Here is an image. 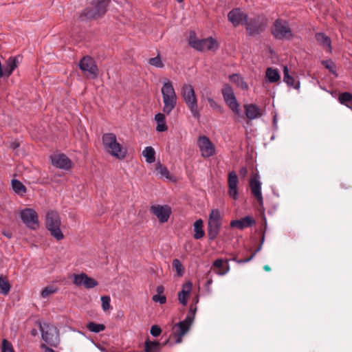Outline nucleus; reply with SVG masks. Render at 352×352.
Wrapping results in <instances>:
<instances>
[{"label":"nucleus","instance_id":"1","mask_svg":"<svg viewBox=\"0 0 352 352\" xmlns=\"http://www.w3.org/2000/svg\"><path fill=\"white\" fill-rule=\"evenodd\" d=\"M163 100V112L158 113L155 116V120L157 122L156 131L158 132L166 131L168 129L166 123L164 114L169 115L177 105V97L170 80H166L161 89Z\"/></svg>","mask_w":352,"mask_h":352},{"label":"nucleus","instance_id":"2","mask_svg":"<svg viewBox=\"0 0 352 352\" xmlns=\"http://www.w3.org/2000/svg\"><path fill=\"white\" fill-rule=\"evenodd\" d=\"M102 141L104 151L111 156L121 160L126 157L127 148L118 141L115 133H104Z\"/></svg>","mask_w":352,"mask_h":352},{"label":"nucleus","instance_id":"3","mask_svg":"<svg viewBox=\"0 0 352 352\" xmlns=\"http://www.w3.org/2000/svg\"><path fill=\"white\" fill-rule=\"evenodd\" d=\"M197 308L192 305L190 311L185 319L178 323L175 324L172 327V333L170 338H173L175 344H179L182 342V338L190 330V328L194 321Z\"/></svg>","mask_w":352,"mask_h":352},{"label":"nucleus","instance_id":"4","mask_svg":"<svg viewBox=\"0 0 352 352\" xmlns=\"http://www.w3.org/2000/svg\"><path fill=\"white\" fill-rule=\"evenodd\" d=\"M188 45L199 52L204 50L217 51L219 48V44L216 39L210 36L206 38L199 39L197 37L195 31L190 32L188 36Z\"/></svg>","mask_w":352,"mask_h":352},{"label":"nucleus","instance_id":"5","mask_svg":"<svg viewBox=\"0 0 352 352\" xmlns=\"http://www.w3.org/2000/svg\"><path fill=\"white\" fill-rule=\"evenodd\" d=\"M61 219L58 212L50 210L45 215V226L50 234L57 241L64 238V234L60 230Z\"/></svg>","mask_w":352,"mask_h":352},{"label":"nucleus","instance_id":"6","mask_svg":"<svg viewBox=\"0 0 352 352\" xmlns=\"http://www.w3.org/2000/svg\"><path fill=\"white\" fill-rule=\"evenodd\" d=\"M222 220V214L219 209L210 210L207 223V234L209 241H213L217 238L221 228Z\"/></svg>","mask_w":352,"mask_h":352},{"label":"nucleus","instance_id":"7","mask_svg":"<svg viewBox=\"0 0 352 352\" xmlns=\"http://www.w3.org/2000/svg\"><path fill=\"white\" fill-rule=\"evenodd\" d=\"M181 94L192 117L199 120L200 113L198 110L197 99L193 87L190 84H184L182 87Z\"/></svg>","mask_w":352,"mask_h":352},{"label":"nucleus","instance_id":"8","mask_svg":"<svg viewBox=\"0 0 352 352\" xmlns=\"http://www.w3.org/2000/svg\"><path fill=\"white\" fill-rule=\"evenodd\" d=\"M221 92L223 100L230 110L239 118H242L240 104L237 101L232 87L228 84L224 85Z\"/></svg>","mask_w":352,"mask_h":352},{"label":"nucleus","instance_id":"9","mask_svg":"<svg viewBox=\"0 0 352 352\" xmlns=\"http://www.w3.org/2000/svg\"><path fill=\"white\" fill-rule=\"evenodd\" d=\"M221 92L223 100L230 110L239 118H242L240 104L237 101L232 87L228 84L224 85Z\"/></svg>","mask_w":352,"mask_h":352},{"label":"nucleus","instance_id":"10","mask_svg":"<svg viewBox=\"0 0 352 352\" xmlns=\"http://www.w3.org/2000/svg\"><path fill=\"white\" fill-rule=\"evenodd\" d=\"M41 338L52 347H57L60 343L59 332L57 328L51 324H45L40 326Z\"/></svg>","mask_w":352,"mask_h":352},{"label":"nucleus","instance_id":"11","mask_svg":"<svg viewBox=\"0 0 352 352\" xmlns=\"http://www.w3.org/2000/svg\"><path fill=\"white\" fill-rule=\"evenodd\" d=\"M272 34L279 40H292L294 34L287 21L278 19L272 28Z\"/></svg>","mask_w":352,"mask_h":352},{"label":"nucleus","instance_id":"12","mask_svg":"<svg viewBox=\"0 0 352 352\" xmlns=\"http://www.w3.org/2000/svg\"><path fill=\"white\" fill-rule=\"evenodd\" d=\"M20 217L23 223L30 229L36 230L39 226L38 214L32 208H26L21 210Z\"/></svg>","mask_w":352,"mask_h":352},{"label":"nucleus","instance_id":"13","mask_svg":"<svg viewBox=\"0 0 352 352\" xmlns=\"http://www.w3.org/2000/svg\"><path fill=\"white\" fill-rule=\"evenodd\" d=\"M197 146L201 155L204 158H208L214 155L216 153L214 144L206 135H199L198 137Z\"/></svg>","mask_w":352,"mask_h":352},{"label":"nucleus","instance_id":"14","mask_svg":"<svg viewBox=\"0 0 352 352\" xmlns=\"http://www.w3.org/2000/svg\"><path fill=\"white\" fill-rule=\"evenodd\" d=\"M110 0H100L95 5V10L85 9L80 14V18L95 19L97 16L104 15L107 12Z\"/></svg>","mask_w":352,"mask_h":352},{"label":"nucleus","instance_id":"15","mask_svg":"<svg viewBox=\"0 0 352 352\" xmlns=\"http://www.w3.org/2000/svg\"><path fill=\"white\" fill-rule=\"evenodd\" d=\"M80 70L86 73L91 78L95 79L98 74V69L94 60L89 56H84L78 63Z\"/></svg>","mask_w":352,"mask_h":352},{"label":"nucleus","instance_id":"16","mask_svg":"<svg viewBox=\"0 0 352 352\" xmlns=\"http://www.w3.org/2000/svg\"><path fill=\"white\" fill-rule=\"evenodd\" d=\"M150 211L153 214L159 222L161 223H166L172 213V209L170 206L164 204H155L150 207Z\"/></svg>","mask_w":352,"mask_h":352},{"label":"nucleus","instance_id":"17","mask_svg":"<svg viewBox=\"0 0 352 352\" xmlns=\"http://www.w3.org/2000/svg\"><path fill=\"white\" fill-rule=\"evenodd\" d=\"M245 25H246L248 34L250 36L259 34L265 30L267 26L266 23L259 16L251 19L250 21L248 19Z\"/></svg>","mask_w":352,"mask_h":352},{"label":"nucleus","instance_id":"18","mask_svg":"<svg viewBox=\"0 0 352 352\" xmlns=\"http://www.w3.org/2000/svg\"><path fill=\"white\" fill-rule=\"evenodd\" d=\"M73 283L76 286L83 285L86 289H92L98 285L97 280L88 276L85 273L79 274H74L72 275Z\"/></svg>","mask_w":352,"mask_h":352},{"label":"nucleus","instance_id":"19","mask_svg":"<svg viewBox=\"0 0 352 352\" xmlns=\"http://www.w3.org/2000/svg\"><path fill=\"white\" fill-rule=\"evenodd\" d=\"M228 18L234 27H236L240 24L245 25L248 19V16L247 14L242 12L240 8H234L229 12Z\"/></svg>","mask_w":352,"mask_h":352},{"label":"nucleus","instance_id":"20","mask_svg":"<svg viewBox=\"0 0 352 352\" xmlns=\"http://www.w3.org/2000/svg\"><path fill=\"white\" fill-rule=\"evenodd\" d=\"M238 183L239 179L236 172L230 171L228 177V195L234 200L239 198Z\"/></svg>","mask_w":352,"mask_h":352},{"label":"nucleus","instance_id":"21","mask_svg":"<svg viewBox=\"0 0 352 352\" xmlns=\"http://www.w3.org/2000/svg\"><path fill=\"white\" fill-rule=\"evenodd\" d=\"M250 187L254 197L260 205L263 204V197L261 192V183L258 175H255L250 180Z\"/></svg>","mask_w":352,"mask_h":352},{"label":"nucleus","instance_id":"22","mask_svg":"<svg viewBox=\"0 0 352 352\" xmlns=\"http://www.w3.org/2000/svg\"><path fill=\"white\" fill-rule=\"evenodd\" d=\"M52 164L59 168L68 170L72 166L70 159L65 154H56L50 157Z\"/></svg>","mask_w":352,"mask_h":352},{"label":"nucleus","instance_id":"23","mask_svg":"<svg viewBox=\"0 0 352 352\" xmlns=\"http://www.w3.org/2000/svg\"><path fill=\"white\" fill-rule=\"evenodd\" d=\"M255 220L251 216H245L240 219L232 220L230 227L236 228L239 230H243L245 228L252 227L255 225Z\"/></svg>","mask_w":352,"mask_h":352},{"label":"nucleus","instance_id":"24","mask_svg":"<svg viewBox=\"0 0 352 352\" xmlns=\"http://www.w3.org/2000/svg\"><path fill=\"white\" fill-rule=\"evenodd\" d=\"M245 116L250 120L258 119L263 116L261 109L256 104L243 105Z\"/></svg>","mask_w":352,"mask_h":352},{"label":"nucleus","instance_id":"25","mask_svg":"<svg viewBox=\"0 0 352 352\" xmlns=\"http://www.w3.org/2000/svg\"><path fill=\"white\" fill-rule=\"evenodd\" d=\"M192 285L190 281L186 282L182 285V289L178 293V300L184 306L186 305Z\"/></svg>","mask_w":352,"mask_h":352},{"label":"nucleus","instance_id":"26","mask_svg":"<svg viewBox=\"0 0 352 352\" xmlns=\"http://www.w3.org/2000/svg\"><path fill=\"white\" fill-rule=\"evenodd\" d=\"M213 267L219 269L218 271H216V274L219 276H224L230 271V265L228 260L224 262L222 258H218L214 261Z\"/></svg>","mask_w":352,"mask_h":352},{"label":"nucleus","instance_id":"27","mask_svg":"<svg viewBox=\"0 0 352 352\" xmlns=\"http://www.w3.org/2000/svg\"><path fill=\"white\" fill-rule=\"evenodd\" d=\"M283 81L290 87L296 89H300V81L296 80L294 77L289 75L287 66L283 67Z\"/></svg>","mask_w":352,"mask_h":352},{"label":"nucleus","instance_id":"28","mask_svg":"<svg viewBox=\"0 0 352 352\" xmlns=\"http://www.w3.org/2000/svg\"><path fill=\"white\" fill-rule=\"evenodd\" d=\"M316 39L321 45L327 47L329 53L332 52L331 41L328 36L322 32L316 33Z\"/></svg>","mask_w":352,"mask_h":352},{"label":"nucleus","instance_id":"29","mask_svg":"<svg viewBox=\"0 0 352 352\" xmlns=\"http://www.w3.org/2000/svg\"><path fill=\"white\" fill-rule=\"evenodd\" d=\"M204 222L201 219L196 220L193 224V230L195 232L193 237L195 239H200L205 235L204 230Z\"/></svg>","mask_w":352,"mask_h":352},{"label":"nucleus","instance_id":"30","mask_svg":"<svg viewBox=\"0 0 352 352\" xmlns=\"http://www.w3.org/2000/svg\"><path fill=\"white\" fill-rule=\"evenodd\" d=\"M229 78L232 82H234L238 87L241 88L242 90L248 89V83L244 80L243 78L241 75L238 74H233L229 76Z\"/></svg>","mask_w":352,"mask_h":352},{"label":"nucleus","instance_id":"31","mask_svg":"<svg viewBox=\"0 0 352 352\" xmlns=\"http://www.w3.org/2000/svg\"><path fill=\"white\" fill-rule=\"evenodd\" d=\"M155 170L156 171V174L160 176L162 179H171L172 177L170 175L169 170L168 168L161 164L160 162H158L155 164Z\"/></svg>","mask_w":352,"mask_h":352},{"label":"nucleus","instance_id":"32","mask_svg":"<svg viewBox=\"0 0 352 352\" xmlns=\"http://www.w3.org/2000/svg\"><path fill=\"white\" fill-rule=\"evenodd\" d=\"M265 76L270 83L278 82L280 78V74L276 69L272 67H267L265 72Z\"/></svg>","mask_w":352,"mask_h":352},{"label":"nucleus","instance_id":"33","mask_svg":"<svg viewBox=\"0 0 352 352\" xmlns=\"http://www.w3.org/2000/svg\"><path fill=\"white\" fill-rule=\"evenodd\" d=\"M142 155L148 164H152L155 161V151L151 146L144 148L142 151Z\"/></svg>","mask_w":352,"mask_h":352},{"label":"nucleus","instance_id":"34","mask_svg":"<svg viewBox=\"0 0 352 352\" xmlns=\"http://www.w3.org/2000/svg\"><path fill=\"white\" fill-rule=\"evenodd\" d=\"M16 57H10L6 61V65L4 68V75L6 76H9L12 74L13 71L17 67L16 65Z\"/></svg>","mask_w":352,"mask_h":352},{"label":"nucleus","instance_id":"35","mask_svg":"<svg viewBox=\"0 0 352 352\" xmlns=\"http://www.w3.org/2000/svg\"><path fill=\"white\" fill-rule=\"evenodd\" d=\"M12 187L15 193L19 196L25 195L26 192V188L25 186L18 179L12 180Z\"/></svg>","mask_w":352,"mask_h":352},{"label":"nucleus","instance_id":"36","mask_svg":"<svg viewBox=\"0 0 352 352\" xmlns=\"http://www.w3.org/2000/svg\"><path fill=\"white\" fill-rule=\"evenodd\" d=\"M338 101L341 104L345 105L352 110V107L349 104V102H352V94L349 92L341 93L338 96Z\"/></svg>","mask_w":352,"mask_h":352},{"label":"nucleus","instance_id":"37","mask_svg":"<svg viewBox=\"0 0 352 352\" xmlns=\"http://www.w3.org/2000/svg\"><path fill=\"white\" fill-rule=\"evenodd\" d=\"M264 239H265V234H263L262 236V238H261V244L255 250V251L251 254V256L250 257H248L247 258L240 259V260H237L236 258H233L230 259V261H236L237 263H240V264L245 263L250 261L255 256L256 253L258 252L261 250L262 245L264 242ZM228 261H229V260H228Z\"/></svg>","mask_w":352,"mask_h":352},{"label":"nucleus","instance_id":"38","mask_svg":"<svg viewBox=\"0 0 352 352\" xmlns=\"http://www.w3.org/2000/svg\"><path fill=\"white\" fill-rule=\"evenodd\" d=\"M10 288L11 286L8 279L1 275L0 276V294L7 295L9 293Z\"/></svg>","mask_w":352,"mask_h":352},{"label":"nucleus","instance_id":"39","mask_svg":"<svg viewBox=\"0 0 352 352\" xmlns=\"http://www.w3.org/2000/svg\"><path fill=\"white\" fill-rule=\"evenodd\" d=\"M160 349V342L146 340L144 344L145 352H159Z\"/></svg>","mask_w":352,"mask_h":352},{"label":"nucleus","instance_id":"40","mask_svg":"<svg viewBox=\"0 0 352 352\" xmlns=\"http://www.w3.org/2000/svg\"><path fill=\"white\" fill-rule=\"evenodd\" d=\"M322 64L336 77L338 76V73L336 72V66L333 60H331V59L322 60Z\"/></svg>","mask_w":352,"mask_h":352},{"label":"nucleus","instance_id":"41","mask_svg":"<svg viewBox=\"0 0 352 352\" xmlns=\"http://www.w3.org/2000/svg\"><path fill=\"white\" fill-rule=\"evenodd\" d=\"M87 328L91 332L99 333L105 329V326L102 324H97L90 322L87 324Z\"/></svg>","mask_w":352,"mask_h":352},{"label":"nucleus","instance_id":"42","mask_svg":"<svg viewBox=\"0 0 352 352\" xmlns=\"http://www.w3.org/2000/svg\"><path fill=\"white\" fill-rule=\"evenodd\" d=\"M58 291V288L54 286H49L45 287L41 292V297L45 298L48 297L50 295L56 293Z\"/></svg>","mask_w":352,"mask_h":352},{"label":"nucleus","instance_id":"43","mask_svg":"<svg viewBox=\"0 0 352 352\" xmlns=\"http://www.w3.org/2000/svg\"><path fill=\"white\" fill-rule=\"evenodd\" d=\"M148 63L154 66L157 68H162L164 67V63L162 60L160 56L157 55L154 58H151L148 59Z\"/></svg>","mask_w":352,"mask_h":352},{"label":"nucleus","instance_id":"44","mask_svg":"<svg viewBox=\"0 0 352 352\" xmlns=\"http://www.w3.org/2000/svg\"><path fill=\"white\" fill-rule=\"evenodd\" d=\"M173 267L177 272L179 276H182L184 274V267L179 260L175 258L173 261Z\"/></svg>","mask_w":352,"mask_h":352},{"label":"nucleus","instance_id":"45","mask_svg":"<svg viewBox=\"0 0 352 352\" xmlns=\"http://www.w3.org/2000/svg\"><path fill=\"white\" fill-rule=\"evenodd\" d=\"M207 100L210 107L212 109L216 110L220 113H222L223 112L222 107L219 105L214 99H212V98H208Z\"/></svg>","mask_w":352,"mask_h":352},{"label":"nucleus","instance_id":"46","mask_svg":"<svg viewBox=\"0 0 352 352\" xmlns=\"http://www.w3.org/2000/svg\"><path fill=\"white\" fill-rule=\"evenodd\" d=\"M102 302V309L104 311H106L111 309V298L109 296H103L100 298Z\"/></svg>","mask_w":352,"mask_h":352},{"label":"nucleus","instance_id":"47","mask_svg":"<svg viewBox=\"0 0 352 352\" xmlns=\"http://www.w3.org/2000/svg\"><path fill=\"white\" fill-rule=\"evenodd\" d=\"M2 352H14L12 344L6 339L2 341Z\"/></svg>","mask_w":352,"mask_h":352},{"label":"nucleus","instance_id":"48","mask_svg":"<svg viewBox=\"0 0 352 352\" xmlns=\"http://www.w3.org/2000/svg\"><path fill=\"white\" fill-rule=\"evenodd\" d=\"M154 302L164 305L166 302V297L164 295L155 294L152 297Z\"/></svg>","mask_w":352,"mask_h":352},{"label":"nucleus","instance_id":"49","mask_svg":"<svg viewBox=\"0 0 352 352\" xmlns=\"http://www.w3.org/2000/svg\"><path fill=\"white\" fill-rule=\"evenodd\" d=\"M151 334L154 337L159 336L162 333V329L158 325H153L150 330Z\"/></svg>","mask_w":352,"mask_h":352},{"label":"nucleus","instance_id":"50","mask_svg":"<svg viewBox=\"0 0 352 352\" xmlns=\"http://www.w3.org/2000/svg\"><path fill=\"white\" fill-rule=\"evenodd\" d=\"M41 348L44 351V352H56L54 349L49 347L46 344H42L41 345Z\"/></svg>","mask_w":352,"mask_h":352},{"label":"nucleus","instance_id":"51","mask_svg":"<svg viewBox=\"0 0 352 352\" xmlns=\"http://www.w3.org/2000/svg\"><path fill=\"white\" fill-rule=\"evenodd\" d=\"M248 173V169L246 167L243 166L242 167L240 170H239V175L242 177H244L246 176Z\"/></svg>","mask_w":352,"mask_h":352},{"label":"nucleus","instance_id":"52","mask_svg":"<svg viewBox=\"0 0 352 352\" xmlns=\"http://www.w3.org/2000/svg\"><path fill=\"white\" fill-rule=\"evenodd\" d=\"M157 294L164 295L163 293L164 292V287L162 285H159L156 288Z\"/></svg>","mask_w":352,"mask_h":352},{"label":"nucleus","instance_id":"53","mask_svg":"<svg viewBox=\"0 0 352 352\" xmlns=\"http://www.w3.org/2000/svg\"><path fill=\"white\" fill-rule=\"evenodd\" d=\"M2 234L8 239H11L12 237V234L9 230H3Z\"/></svg>","mask_w":352,"mask_h":352},{"label":"nucleus","instance_id":"54","mask_svg":"<svg viewBox=\"0 0 352 352\" xmlns=\"http://www.w3.org/2000/svg\"><path fill=\"white\" fill-rule=\"evenodd\" d=\"M96 347L102 352H108L103 346L100 344L96 345Z\"/></svg>","mask_w":352,"mask_h":352},{"label":"nucleus","instance_id":"55","mask_svg":"<svg viewBox=\"0 0 352 352\" xmlns=\"http://www.w3.org/2000/svg\"><path fill=\"white\" fill-rule=\"evenodd\" d=\"M263 268L266 272H270L271 270V268L268 265H265Z\"/></svg>","mask_w":352,"mask_h":352},{"label":"nucleus","instance_id":"56","mask_svg":"<svg viewBox=\"0 0 352 352\" xmlns=\"http://www.w3.org/2000/svg\"><path fill=\"white\" fill-rule=\"evenodd\" d=\"M212 283V280L211 278H210L209 280H207V285H211Z\"/></svg>","mask_w":352,"mask_h":352},{"label":"nucleus","instance_id":"57","mask_svg":"<svg viewBox=\"0 0 352 352\" xmlns=\"http://www.w3.org/2000/svg\"><path fill=\"white\" fill-rule=\"evenodd\" d=\"M178 3H182L184 0H175Z\"/></svg>","mask_w":352,"mask_h":352},{"label":"nucleus","instance_id":"58","mask_svg":"<svg viewBox=\"0 0 352 352\" xmlns=\"http://www.w3.org/2000/svg\"><path fill=\"white\" fill-rule=\"evenodd\" d=\"M168 341V340H166L164 344H167Z\"/></svg>","mask_w":352,"mask_h":352}]
</instances>
